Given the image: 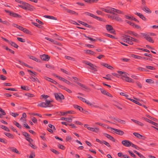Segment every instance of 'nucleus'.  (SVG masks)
Wrapping results in <instances>:
<instances>
[{
    "label": "nucleus",
    "mask_w": 158,
    "mask_h": 158,
    "mask_svg": "<svg viewBox=\"0 0 158 158\" xmlns=\"http://www.w3.org/2000/svg\"><path fill=\"white\" fill-rule=\"evenodd\" d=\"M44 17L46 18L50 19H54V20H56L57 19L54 16H49V15H45L44 16Z\"/></svg>",
    "instance_id": "nucleus-31"
},
{
    "label": "nucleus",
    "mask_w": 158,
    "mask_h": 158,
    "mask_svg": "<svg viewBox=\"0 0 158 158\" xmlns=\"http://www.w3.org/2000/svg\"><path fill=\"white\" fill-rule=\"evenodd\" d=\"M154 125L155 127L152 126V127L158 131V123H155Z\"/></svg>",
    "instance_id": "nucleus-64"
},
{
    "label": "nucleus",
    "mask_w": 158,
    "mask_h": 158,
    "mask_svg": "<svg viewBox=\"0 0 158 158\" xmlns=\"http://www.w3.org/2000/svg\"><path fill=\"white\" fill-rule=\"evenodd\" d=\"M131 56L135 59H142L143 58V57L142 56L136 55L134 54H131Z\"/></svg>",
    "instance_id": "nucleus-18"
},
{
    "label": "nucleus",
    "mask_w": 158,
    "mask_h": 158,
    "mask_svg": "<svg viewBox=\"0 0 158 158\" xmlns=\"http://www.w3.org/2000/svg\"><path fill=\"white\" fill-rule=\"evenodd\" d=\"M10 114L14 117H16L19 115V114L18 113L12 112H10Z\"/></svg>",
    "instance_id": "nucleus-41"
},
{
    "label": "nucleus",
    "mask_w": 158,
    "mask_h": 158,
    "mask_svg": "<svg viewBox=\"0 0 158 158\" xmlns=\"http://www.w3.org/2000/svg\"><path fill=\"white\" fill-rule=\"evenodd\" d=\"M9 44L12 46L16 48H18L19 47L18 46L16 43L12 41H10V42H9Z\"/></svg>",
    "instance_id": "nucleus-28"
},
{
    "label": "nucleus",
    "mask_w": 158,
    "mask_h": 158,
    "mask_svg": "<svg viewBox=\"0 0 158 158\" xmlns=\"http://www.w3.org/2000/svg\"><path fill=\"white\" fill-rule=\"evenodd\" d=\"M131 146L133 147V148H135L136 149H139V148L137 146V145L133 144L132 143H131Z\"/></svg>",
    "instance_id": "nucleus-54"
},
{
    "label": "nucleus",
    "mask_w": 158,
    "mask_h": 158,
    "mask_svg": "<svg viewBox=\"0 0 158 158\" xmlns=\"http://www.w3.org/2000/svg\"><path fill=\"white\" fill-rule=\"evenodd\" d=\"M60 119L62 120H65L66 121L68 122H71L72 121V118H66L64 117H62Z\"/></svg>",
    "instance_id": "nucleus-24"
},
{
    "label": "nucleus",
    "mask_w": 158,
    "mask_h": 158,
    "mask_svg": "<svg viewBox=\"0 0 158 158\" xmlns=\"http://www.w3.org/2000/svg\"><path fill=\"white\" fill-rule=\"evenodd\" d=\"M133 134L135 135V136L139 139H141V137H142V135L140 134H139L136 132H134L133 133Z\"/></svg>",
    "instance_id": "nucleus-33"
},
{
    "label": "nucleus",
    "mask_w": 158,
    "mask_h": 158,
    "mask_svg": "<svg viewBox=\"0 0 158 158\" xmlns=\"http://www.w3.org/2000/svg\"><path fill=\"white\" fill-rule=\"evenodd\" d=\"M59 115H63V116H66L67 114L65 112H62L60 111L59 112V114H58Z\"/></svg>",
    "instance_id": "nucleus-52"
},
{
    "label": "nucleus",
    "mask_w": 158,
    "mask_h": 158,
    "mask_svg": "<svg viewBox=\"0 0 158 158\" xmlns=\"http://www.w3.org/2000/svg\"><path fill=\"white\" fill-rule=\"evenodd\" d=\"M134 32V31L128 30L126 32V33L127 34L129 35H130L131 36H133Z\"/></svg>",
    "instance_id": "nucleus-43"
},
{
    "label": "nucleus",
    "mask_w": 158,
    "mask_h": 158,
    "mask_svg": "<svg viewBox=\"0 0 158 158\" xmlns=\"http://www.w3.org/2000/svg\"><path fill=\"white\" fill-rule=\"evenodd\" d=\"M14 124H15V126H16L17 127L21 129V126L16 121H15Z\"/></svg>",
    "instance_id": "nucleus-49"
},
{
    "label": "nucleus",
    "mask_w": 158,
    "mask_h": 158,
    "mask_svg": "<svg viewBox=\"0 0 158 158\" xmlns=\"http://www.w3.org/2000/svg\"><path fill=\"white\" fill-rule=\"evenodd\" d=\"M107 128H108V129L110 128L111 129H112L113 130H114L115 131V133L116 134H117L118 135H122L124 134V132L123 131H122L121 130L115 129V128H111V127H107Z\"/></svg>",
    "instance_id": "nucleus-5"
},
{
    "label": "nucleus",
    "mask_w": 158,
    "mask_h": 158,
    "mask_svg": "<svg viewBox=\"0 0 158 158\" xmlns=\"http://www.w3.org/2000/svg\"><path fill=\"white\" fill-rule=\"evenodd\" d=\"M65 58H66L69 60H71L73 61H75V60L74 58L71 56H65Z\"/></svg>",
    "instance_id": "nucleus-39"
},
{
    "label": "nucleus",
    "mask_w": 158,
    "mask_h": 158,
    "mask_svg": "<svg viewBox=\"0 0 158 158\" xmlns=\"http://www.w3.org/2000/svg\"><path fill=\"white\" fill-rule=\"evenodd\" d=\"M137 69L142 71H148V70L147 69L139 67H138L137 68Z\"/></svg>",
    "instance_id": "nucleus-55"
},
{
    "label": "nucleus",
    "mask_w": 158,
    "mask_h": 158,
    "mask_svg": "<svg viewBox=\"0 0 158 158\" xmlns=\"http://www.w3.org/2000/svg\"><path fill=\"white\" fill-rule=\"evenodd\" d=\"M21 89L23 90H28L29 89L28 87L27 86H21Z\"/></svg>",
    "instance_id": "nucleus-60"
},
{
    "label": "nucleus",
    "mask_w": 158,
    "mask_h": 158,
    "mask_svg": "<svg viewBox=\"0 0 158 158\" xmlns=\"http://www.w3.org/2000/svg\"><path fill=\"white\" fill-rule=\"evenodd\" d=\"M125 22L129 24L130 25L132 26L133 27H134V25H135V23L133 22H131V21H128L127 20H126Z\"/></svg>",
    "instance_id": "nucleus-58"
},
{
    "label": "nucleus",
    "mask_w": 158,
    "mask_h": 158,
    "mask_svg": "<svg viewBox=\"0 0 158 158\" xmlns=\"http://www.w3.org/2000/svg\"><path fill=\"white\" fill-rule=\"evenodd\" d=\"M17 39L18 41H19L22 42V43H24L25 42V40L24 39H23L22 38H19L18 37L17 38Z\"/></svg>",
    "instance_id": "nucleus-56"
},
{
    "label": "nucleus",
    "mask_w": 158,
    "mask_h": 158,
    "mask_svg": "<svg viewBox=\"0 0 158 158\" xmlns=\"http://www.w3.org/2000/svg\"><path fill=\"white\" fill-rule=\"evenodd\" d=\"M133 36L137 38H139L141 37V36L139 35L137 33L134 32V33L133 34Z\"/></svg>",
    "instance_id": "nucleus-63"
},
{
    "label": "nucleus",
    "mask_w": 158,
    "mask_h": 158,
    "mask_svg": "<svg viewBox=\"0 0 158 158\" xmlns=\"http://www.w3.org/2000/svg\"><path fill=\"white\" fill-rule=\"evenodd\" d=\"M66 11L68 13H69L70 14H77V15L78 14L76 12H75L73 10H72L68 9H67Z\"/></svg>",
    "instance_id": "nucleus-34"
},
{
    "label": "nucleus",
    "mask_w": 158,
    "mask_h": 158,
    "mask_svg": "<svg viewBox=\"0 0 158 158\" xmlns=\"http://www.w3.org/2000/svg\"><path fill=\"white\" fill-rule=\"evenodd\" d=\"M140 34L142 35L148 41L152 43H154V41L148 35L143 33H140Z\"/></svg>",
    "instance_id": "nucleus-4"
},
{
    "label": "nucleus",
    "mask_w": 158,
    "mask_h": 158,
    "mask_svg": "<svg viewBox=\"0 0 158 158\" xmlns=\"http://www.w3.org/2000/svg\"><path fill=\"white\" fill-rule=\"evenodd\" d=\"M10 15L11 16H12L14 17H15V18H22V16L16 13H14V12H12V13H10Z\"/></svg>",
    "instance_id": "nucleus-14"
},
{
    "label": "nucleus",
    "mask_w": 158,
    "mask_h": 158,
    "mask_svg": "<svg viewBox=\"0 0 158 158\" xmlns=\"http://www.w3.org/2000/svg\"><path fill=\"white\" fill-rule=\"evenodd\" d=\"M28 3H25L23 5H18V6L19 7H20V8L24 9V7H27V5H28Z\"/></svg>",
    "instance_id": "nucleus-37"
},
{
    "label": "nucleus",
    "mask_w": 158,
    "mask_h": 158,
    "mask_svg": "<svg viewBox=\"0 0 158 158\" xmlns=\"http://www.w3.org/2000/svg\"><path fill=\"white\" fill-rule=\"evenodd\" d=\"M131 120L134 123H136V124L139 125L141 126H143L144 125V124L142 123L139 121H138L134 119H131Z\"/></svg>",
    "instance_id": "nucleus-22"
},
{
    "label": "nucleus",
    "mask_w": 158,
    "mask_h": 158,
    "mask_svg": "<svg viewBox=\"0 0 158 158\" xmlns=\"http://www.w3.org/2000/svg\"><path fill=\"white\" fill-rule=\"evenodd\" d=\"M45 78L46 80L49 81H50L55 85H56V84H57V82H56V81L50 78L46 77Z\"/></svg>",
    "instance_id": "nucleus-15"
},
{
    "label": "nucleus",
    "mask_w": 158,
    "mask_h": 158,
    "mask_svg": "<svg viewBox=\"0 0 158 158\" xmlns=\"http://www.w3.org/2000/svg\"><path fill=\"white\" fill-rule=\"evenodd\" d=\"M1 127L2 129L6 131H7L8 132H9L10 131L9 128L8 127H6L5 126H4L3 125H1Z\"/></svg>",
    "instance_id": "nucleus-36"
},
{
    "label": "nucleus",
    "mask_w": 158,
    "mask_h": 158,
    "mask_svg": "<svg viewBox=\"0 0 158 158\" xmlns=\"http://www.w3.org/2000/svg\"><path fill=\"white\" fill-rule=\"evenodd\" d=\"M88 130L90 131H92L96 133H98L99 131V129L98 128H94L90 127L88 128Z\"/></svg>",
    "instance_id": "nucleus-13"
},
{
    "label": "nucleus",
    "mask_w": 158,
    "mask_h": 158,
    "mask_svg": "<svg viewBox=\"0 0 158 158\" xmlns=\"http://www.w3.org/2000/svg\"><path fill=\"white\" fill-rule=\"evenodd\" d=\"M128 152L131 156L133 158H136V156L131 151H128Z\"/></svg>",
    "instance_id": "nucleus-46"
},
{
    "label": "nucleus",
    "mask_w": 158,
    "mask_h": 158,
    "mask_svg": "<svg viewBox=\"0 0 158 158\" xmlns=\"http://www.w3.org/2000/svg\"><path fill=\"white\" fill-rule=\"evenodd\" d=\"M29 58L31 59L32 60H34L36 62H38L39 61V59L33 56H30Z\"/></svg>",
    "instance_id": "nucleus-38"
},
{
    "label": "nucleus",
    "mask_w": 158,
    "mask_h": 158,
    "mask_svg": "<svg viewBox=\"0 0 158 158\" xmlns=\"http://www.w3.org/2000/svg\"><path fill=\"white\" fill-rule=\"evenodd\" d=\"M56 99L58 101H60L64 99V95L61 93L54 94Z\"/></svg>",
    "instance_id": "nucleus-3"
},
{
    "label": "nucleus",
    "mask_w": 158,
    "mask_h": 158,
    "mask_svg": "<svg viewBox=\"0 0 158 158\" xmlns=\"http://www.w3.org/2000/svg\"><path fill=\"white\" fill-rule=\"evenodd\" d=\"M27 72L29 73L31 76H34V75L36 76L37 75V73L35 72H33L30 70H27Z\"/></svg>",
    "instance_id": "nucleus-29"
},
{
    "label": "nucleus",
    "mask_w": 158,
    "mask_h": 158,
    "mask_svg": "<svg viewBox=\"0 0 158 158\" xmlns=\"http://www.w3.org/2000/svg\"><path fill=\"white\" fill-rule=\"evenodd\" d=\"M56 85H57V86L59 88H60L61 89H64L65 90V88H66V87H65V86H64L61 85H60V84H59V83H57V84H56Z\"/></svg>",
    "instance_id": "nucleus-57"
},
{
    "label": "nucleus",
    "mask_w": 158,
    "mask_h": 158,
    "mask_svg": "<svg viewBox=\"0 0 158 158\" xmlns=\"http://www.w3.org/2000/svg\"><path fill=\"white\" fill-rule=\"evenodd\" d=\"M142 9L143 11L148 14L151 13L152 12L150 10L147 6L143 7Z\"/></svg>",
    "instance_id": "nucleus-16"
},
{
    "label": "nucleus",
    "mask_w": 158,
    "mask_h": 158,
    "mask_svg": "<svg viewBox=\"0 0 158 158\" xmlns=\"http://www.w3.org/2000/svg\"><path fill=\"white\" fill-rule=\"evenodd\" d=\"M101 64L102 65L106 67L109 69H111L112 68H113V67L111 65L106 63H102Z\"/></svg>",
    "instance_id": "nucleus-20"
},
{
    "label": "nucleus",
    "mask_w": 158,
    "mask_h": 158,
    "mask_svg": "<svg viewBox=\"0 0 158 158\" xmlns=\"http://www.w3.org/2000/svg\"><path fill=\"white\" fill-rule=\"evenodd\" d=\"M83 35L85 37L88 38L89 40H91V41L95 42L96 41V40L95 39H94L93 38L90 37L89 36H87L85 34H83Z\"/></svg>",
    "instance_id": "nucleus-47"
},
{
    "label": "nucleus",
    "mask_w": 158,
    "mask_h": 158,
    "mask_svg": "<svg viewBox=\"0 0 158 158\" xmlns=\"http://www.w3.org/2000/svg\"><path fill=\"white\" fill-rule=\"evenodd\" d=\"M102 143L105 144L106 146H107L109 148H110L111 147L110 145L109 144V143L103 140L102 141Z\"/></svg>",
    "instance_id": "nucleus-40"
},
{
    "label": "nucleus",
    "mask_w": 158,
    "mask_h": 158,
    "mask_svg": "<svg viewBox=\"0 0 158 158\" xmlns=\"http://www.w3.org/2000/svg\"><path fill=\"white\" fill-rule=\"evenodd\" d=\"M29 114L30 115H37L39 116L40 117H41L42 116L40 114H37L35 113H29Z\"/></svg>",
    "instance_id": "nucleus-45"
},
{
    "label": "nucleus",
    "mask_w": 158,
    "mask_h": 158,
    "mask_svg": "<svg viewBox=\"0 0 158 158\" xmlns=\"http://www.w3.org/2000/svg\"><path fill=\"white\" fill-rule=\"evenodd\" d=\"M123 41L126 43H127L130 45H132L133 44V43L131 41L127 39H123Z\"/></svg>",
    "instance_id": "nucleus-32"
},
{
    "label": "nucleus",
    "mask_w": 158,
    "mask_h": 158,
    "mask_svg": "<svg viewBox=\"0 0 158 158\" xmlns=\"http://www.w3.org/2000/svg\"><path fill=\"white\" fill-rule=\"evenodd\" d=\"M131 142L128 140H124L122 141V143L125 147H130L131 146Z\"/></svg>",
    "instance_id": "nucleus-8"
},
{
    "label": "nucleus",
    "mask_w": 158,
    "mask_h": 158,
    "mask_svg": "<svg viewBox=\"0 0 158 158\" xmlns=\"http://www.w3.org/2000/svg\"><path fill=\"white\" fill-rule=\"evenodd\" d=\"M135 15H137L139 16L140 18H141L143 20L146 21V18L141 14L139 13L136 12L135 13Z\"/></svg>",
    "instance_id": "nucleus-12"
},
{
    "label": "nucleus",
    "mask_w": 158,
    "mask_h": 158,
    "mask_svg": "<svg viewBox=\"0 0 158 158\" xmlns=\"http://www.w3.org/2000/svg\"><path fill=\"white\" fill-rule=\"evenodd\" d=\"M123 80H125V81L129 82H132L133 83L134 82V81L133 79L131 78H129L127 76L124 79L123 78Z\"/></svg>",
    "instance_id": "nucleus-21"
},
{
    "label": "nucleus",
    "mask_w": 158,
    "mask_h": 158,
    "mask_svg": "<svg viewBox=\"0 0 158 158\" xmlns=\"http://www.w3.org/2000/svg\"><path fill=\"white\" fill-rule=\"evenodd\" d=\"M4 134L6 135L9 138L12 139H13L14 138V135H13V134H10L9 133L5 132Z\"/></svg>",
    "instance_id": "nucleus-27"
},
{
    "label": "nucleus",
    "mask_w": 158,
    "mask_h": 158,
    "mask_svg": "<svg viewBox=\"0 0 158 158\" xmlns=\"http://www.w3.org/2000/svg\"><path fill=\"white\" fill-rule=\"evenodd\" d=\"M94 19H96L100 21H103V19L101 18L100 17H98L96 15H94Z\"/></svg>",
    "instance_id": "nucleus-50"
},
{
    "label": "nucleus",
    "mask_w": 158,
    "mask_h": 158,
    "mask_svg": "<svg viewBox=\"0 0 158 158\" xmlns=\"http://www.w3.org/2000/svg\"><path fill=\"white\" fill-rule=\"evenodd\" d=\"M23 135H24L26 138H27L28 137L30 136V135L27 132H22Z\"/></svg>",
    "instance_id": "nucleus-62"
},
{
    "label": "nucleus",
    "mask_w": 158,
    "mask_h": 158,
    "mask_svg": "<svg viewBox=\"0 0 158 158\" xmlns=\"http://www.w3.org/2000/svg\"><path fill=\"white\" fill-rule=\"evenodd\" d=\"M106 30L109 31H110L111 33H114L115 32L114 30L113 29L112 26L109 25H106Z\"/></svg>",
    "instance_id": "nucleus-7"
},
{
    "label": "nucleus",
    "mask_w": 158,
    "mask_h": 158,
    "mask_svg": "<svg viewBox=\"0 0 158 158\" xmlns=\"http://www.w3.org/2000/svg\"><path fill=\"white\" fill-rule=\"evenodd\" d=\"M87 110V109H79V110H80L81 112L86 114H90L91 111L89 110ZM88 110H89V109Z\"/></svg>",
    "instance_id": "nucleus-19"
},
{
    "label": "nucleus",
    "mask_w": 158,
    "mask_h": 158,
    "mask_svg": "<svg viewBox=\"0 0 158 158\" xmlns=\"http://www.w3.org/2000/svg\"><path fill=\"white\" fill-rule=\"evenodd\" d=\"M127 99L130 100L131 101H132V102H134V103H135L137 105H139L140 106H142L141 104L139 102H138L136 100H135L134 99H131L130 98H127Z\"/></svg>",
    "instance_id": "nucleus-30"
},
{
    "label": "nucleus",
    "mask_w": 158,
    "mask_h": 158,
    "mask_svg": "<svg viewBox=\"0 0 158 158\" xmlns=\"http://www.w3.org/2000/svg\"><path fill=\"white\" fill-rule=\"evenodd\" d=\"M77 21L79 23L81 24L84 26H85L86 27H88L89 28H93L92 26L89 25L88 24H87V23H85L84 22L80 20H78Z\"/></svg>",
    "instance_id": "nucleus-11"
},
{
    "label": "nucleus",
    "mask_w": 158,
    "mask_h": 158,
    "mask_svg": "<svg viewBox=\"0 0 158 158\" xmlns=\"http://www.w3.org/2000/svg\"><path fill=\"white\" fill-rule=\"evenodd\" d=\"M111 75L110 74H107L106 76V77H103V78L106 79L108 80H111V79L110 78Z\"/></svg>",
    "instance_id": "nucleus-44"
},
{
    "label": "nucleus",
    "mask_w": 158,
    "mask_h": 158,
    "mask_svg": "<svg viewBox=\"0 0 158 158\" xmlns=\"http://www.w3.org/2000/svg\"><path fill=\"white\" fill-rule=\"evenodd\" d=\"M58 147L59 148L63 150H64L65 148V147L64 146L60 144H58Z\"/></svg>",
    "instance_id": "nucleus-48"
},
{
    "label": "nucleus",
    "mask_w": 158,
    "mask_h": 158,
    "mask_svg": "<svg viewBox=\"0 0 158 158\" xmlns=\"http://www.w3.org/2000/svg\"><path fill=\"white\" fill-rule=\"evenodd\" d=\"M152 110L150 111V112L152 113L153 114H158V112L156 109H152Z\"/></svg>",
    "instance_id": "nucleus-42"
},
{
    "label": "nucleus",
    "mask_w": 158,
    "mask_h": 158,
    "mask_svg": "<svg viewBox=\"0 0 158 158\" xmlns=\"http://www.w3.org/2000/svg\"><path fill=\"white\" fill-rule=\"evenodd\" d=\"M31 23L32 24L34 25V26H35L37 27H38L39 28H42V27H43V26H41L40 24H39L36 23L32 22Z\"/></svg>",
    "instance_id": "nucleus-35"
},
{
    "label": "nucleus",
    "mask_w": 158,
    "mask_h": 158,
    "mask_svg": "<svg viewBox=\"0 0 158 158\" xmlns=\"http://www.w3.org/2000/svg\"><path fill=\"white\" fill-rule=\"evenodd\" d=\"M103 134L107 138L109 139L110 140L112 141L115 142V139H114V138L111 136L110 135H109V134H108L107 133H103Z\"/></svg>",
    "instance_id": "nucleus-10"
},
{
    "label": "nucleus",
    "mask_w": 158,
    "mask_h": 158,
    "mask_svg": "<svg viewBox=\"0 0 158 158\" xmlns=\"http://www.w3.org/2000/svg\"><path fill=\"white\" fill-rule=\"evenodd\" d=\"M53 101L46 99L45 102H41L39 103L38 106L41 107H51L53 106Z\"/></svg>",
    "instance_id": "nucleus-1"
},
{
    "label": "nucleus",
    "mask_w": 158,
    "mask_h": 158,
    "mask_svg": "<svg viewBox=\"0 0 158 158\" xmlns=\"http://www.w3.org/2000/svg\"><path fill=\"white\" fill-rule=\"evenodd\" d=\"M35 9V8L34 6L30 5L29 4H28L27 7H24V10H27L29 11H32L33 10Z\"/></svg>",
    "instance_id": "nucleus-9"
},
{
    "label": "nucleus",
    "mask_w": 158,
    "mask_h": 158,
    "mask_svg": "<svg viewBox=\"0 0 158 158\" xmlns=\"http://www.w3.org/2000/svg\"><path fill=\"white\" fill-rule=\"evenodd\" d=\"M51 151L56 155H58L59 154V152L58 151L54 149H51Z\"/></svg>",
    "instance_id": "nucleus-59"
},
{
    "label": "nucleus",
    "mask_w": 158,
    "mask_h": 158,
    "mask_svg": "<svg viewBox=\"0 0 158 158\" xmlns=\"http://www.w3.org/2000/svg\"><path fill=\"white\" fill-rule=\"evenodd\" d=\"M77 98L82 102L86 103V100L85 98L80 96H77Z\"/></svg>",
    "instance_id": "nucleus-53"
},
{
    "label": "nucleus",
    "mask_w": 158,
    "mask_h": 158,
    "mask_svg": "<svg viewBox=\"0 0 158 158\" xmlns=\"http://www.w3.org/2000/svg\"><path fill=\"white\" fill-rule=\"evenodd\" d=\"M10 150H11L12 152H15L17 154H20V153L19 152V151L17 150V149L14 147H11L10 148Z\"/></svg>",
    "instance_id": "nucleus-23"
},
{
    "label": "nucleus",
    "mask_w": 158,
    "mask_h": 158,
    "mask_svg": "<svg viewBox=\"0 0 158 158\" xmlns=\"http://www.w3.org/2000/svg\"><path fill=\"white\" fill-rule=\"evenodd\" d=\"M114 19L118 22H123L122 19L119 17L117 16V15H114Z\"/></svg>",
    "instance_id": "nucleus-25"
},
{
    "label": "nucleus",
    "mask_w": 158,
    "mask_h": 158,
    "mask_svg": "<svg viewBox=\"0 0 158 158\" xmlns=\"http://www.w3.org/2000/svg\"><path fill=\"white\" fill-rule=\"evenodd\" d=\"M83 62L89 66V67H87V68L88 69L94 70L95 71H97V67L96 66L93 64L89 62L86 60H83Z\"/></svg>",
    "instance_id": "nucleus-2"
},
{
    "label": "nucleus",
    "mask_w": 158,
    "mask_h": 158,
    "mask_svg": "<svg viewBox=\"0 0 158 158\" xmlns=\"http://www.w3.org/2000/svg\"><path fill=\"white\" fill-rule=\"evenodd\" d=\"M74 82H75L77 84H78V85H80V86H81L86 89H88V87H86V86H85L84 85H83L81 83L79 82H78L75 81H74Z\"/></svg>",
    "instance_id": "nucleus-26"
},
{
    "label": "nucleus",
    "mask_w": 158,
    "mask_h": 158,
    "mask_svg": "<svg viewBox=\"0 0 158 158\" xmlns=\"http://www.w3.org/2000/svg\"><path fill=\"white\" fill-rule=\"evenodd\" d=\"M84 14L86 15L89 16H90L93 18H94V15H93V14L89 13L88 12H85L84 13Z\"/></svg>",
    "instance_id": "nucleus-51"
},
{
    "label": "nucleus",
    "mask_w": 158,
    "mask_h": 158,
    "mask_svg": "<svg viewBox=\"0 0 158 158\" xmlns=\"http://www.w3.org/2000/svg\"><path fill=\"white\" fill-rule=\"evenodd\" d=\"M147 69H150L154 70L155 69V68L154 67L151 66H146L145 67Z\"/></svg>",
    "instance_id": "nucleus-61"
},
{
    "label": "nucleus",
    "mask_w": 158,
    "mask_h": 158,
    "mask_svg": "<svg viewBox=\"0 0 158 158\" xmlns=\"http://www.w3.org/2000/svg\"><path fill=\"white\" fill-rule=\"evenodd\" d=\"M84 51L86 53V54L91 55H94V54H95V53L94 52L90 50H84Z\"/></svg>",
    "instance_id": "nucleus-17"
},
{
    "label": "nucleus",
    "mask_w": 158,
    "mask_h": 158,
    "mask_svg": "<svg viewBox=\"0 0 158 158\" xmlns=\"http://www.w3.org/2000/svg\"><path fill=\"white\" fill-rule=\"evenodd\" d=\"M40 57L42 60L45 61H48L50 58L49 56L45 54L40 55Z\"/></svg>",
    "instance_id": "nucleus-6"
}]
</instances>
